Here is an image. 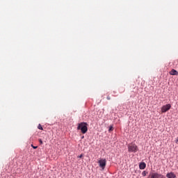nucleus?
I'll return each instance as SVG.
<instances>
[{"label":"nucleus","instance_id":"1","mask_svg":"<svg viewBox=\"0 0 178 178\" xmlns=\"http://www.w3.org/2000/svg\"><path fill=\"white\" fill-rule=\"evenodd\" d=\"M88 123H86L85 122H82L81 123H79L77 126V129H81L82 134H86L88 129Z\"/></svg>","mask_w":178,"mask_h":178},{"label":"nucleus","instance_id":"2","mask_svg":"<svg viewBox=\"0 0 178 178\" xmlns=\"http://www.w3.org/2000/svg\"><path fill=\"white\" fill-rule=\"evenodd\" d=\"M138 150V148L136 143H129V145H128V152H129L130 153H136Z\"/></svg>","mask_w":178,"mask_h":178},{"label":"nucleus","instance_id":"3","mask_svg":"<svg viewBox=\"0 0 178 178\" xmlns=\"http://www.w3.org/2000/svg\"><path fill=\"white\" fill-rule=\"evenodd\" d=\"M147 178H166L163 175L157 172H151Z\"/></svg>","mask_w":178,"mask_h":178},{"label":"nucleus","instance_id":"4","mask_svg":"<svg viewBox=\"0 0 178 178\" xmlns=\"http://www.w3.org/2000/svg\"><path fill=\"white\" fill-rule=\"evenodd\" d=\"M106 162L107 161H106V159H102L101 160H99L98 163L102 170L105 169V168L106 166Z\"/></svg>","mask_w":178,"mask_h":178},{"label":"nucleus","instance_id":"5","mask_svg":"<svg viewBox=\"0 0 178 178\" xmlns=\"http://www.w3.org/2000/svg\"><path fill=\"white\" fill-rule=\"evenodd\" d=\"M171 108V104H167L166 105H163L161 108V111L165 113V112H168V111H170Z\"/></svg>","mask_w":178,"mask_h":178},{"label":"nucleus","instance_id":"6","mask_svg":"<svg viewBox=\"0 0 178 178\" xmlns=\"http://www.w3.org/2000/svg\"><path fill=\"white\" fill-rule=\"evenodd\" d=\"M166 177L168 178H175L176 175L173 172H170L169 173H167Z\"/></svg>","mask_w":178,"mask_h":178},{"label":"nucleus","instance_id":"7","mask_svg":"<svg viewBox=\"0 0 178 178\" xmlns=\"http://www.w3.org/2000/svg\"><path fill=\"white\" fill-rule=\"evenodd\" d=\"M170 75H178V71L177 70L172 69L170 72Z\"/></svg>","mask_w":178,"mask_h":178},{"label":"nucleus","instance_id":"8","mask_svg":"<svg viewBox=\"0 0 178 178\" xmlns=\"http://www.w3.org/2000/svg\"><path fill=\"white\" fill-rule=\"evenodd\" d=\"M145 168H146V163H139V168L140 169H145Z\"/></svg>","mask_w":178,"mask_h":178},{"label":"nucleus","instance_id":"9","mask_svg":"<svg viewBox=\"0 0 178 178\" xmlns=\"http://www.w3.org/2000/svg\"><path fill=\"white\" fill-rule=\"evenodd\" d=\"M147 173H148V172H146V170H143L142 175L143 176H146Z\"/></svg>","mask_w":178,"mask_h":178},{"label":"nucleus","instance_id":"10","mask_svg":"<svg viewBox=\"0 0 178 178\" xmlns=\"http://www.w3.org/2000/svg\"><path fill=\"white\" fill-rule=\"evenodd\" d=\"M38 129H43V127H42L41 124H39V125H38Z\"/></svg>","mask_w":178,"mask_h":178},{"label":"nucleus","instance_id":"11","mask_svg":"<svg viewBox=\"0 0 178 178\" xmlns=\"http://www.w3.org/2000/svg\"><path fill=\"white\" fill-rule=\"evenodd\" d=\"M109 131H113V127L112 125L109 127Z\"/></svg>","mask_w":178,"mask_h":178},{"label":"nucleus","instance_id":"12","mask_svg":"<svg viewBox=\"0 0 178 178\" xmlns=\"http://www.w3.org/2000/svg\"><path fill=\"white\" fill-rule=\"evenodd\" d=\"M31 147L33 149H38V146H34L33 145H31Z\"/></svg>","mask_w":178,"mask_h":178},{"label":"nucleus","instance_id":"13","mask_svg":"<svg viewBox=\"0 0 178 178\" xmlns=\"http://www.w3.org/2000/svg\"><path fill=\"white\" fill-rule=\"evenodd\" d=\"M39 142H40V145H42L43 142H42V139H39Z\"/></svg>","mask_w":178,"mask_h":178},{"label":"nucleus","instance_id":"14","mask_svg":"<svg viewBox=\"0 0 178 178\" xmlns=\"http://www.w3.org/2000/svg\"><path fill=\"white\" fill-rule=\"evenodd\" d=\"M107 99H111V96L110 95H107Z\"/></svg>","mask_w":178,"mask_h":178},{"label":"nucleus","instance_id":"15","mask_svg":"<svg viewBox=\"0 0 178 178\" xmlns=\"http://www.w3.org/2000/svg\"><path fill=\"white\" fill-rule=\"evenodd\" d=\"M79 157V159H82L83 154H80V156Z\"/></svg>","mask_w":178,"mask_h":178},{"label":"nucleus","instance_id":"16","mask_svg":"<svg viewBox=\"0 0 178 178\" xmlns=\"http://www.w3.org/2000/svg\"><path fill=\"white\" fill-rule=\"evenodd\" d=\"M177 142H178V139H177Z\"/></svg>","mask_w":178,"mask_h":178}]
</instances>
